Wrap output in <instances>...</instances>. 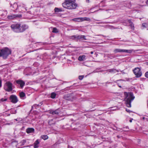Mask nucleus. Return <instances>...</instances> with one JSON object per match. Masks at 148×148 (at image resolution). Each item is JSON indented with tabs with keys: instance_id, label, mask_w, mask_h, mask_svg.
I'll use <instances>...</instances> for the list:
<instances>
[{
	"instance_id": "14",
	"label": "nucleus",
	"mask_w": 148,
	"mask_h": 148,
	"mask_svg": "<svg viewBox=\"0 0 148 148\" xmlns=\"http://www.w3.org/2000/svg\"><path fill=\"white\" fill-rule=\"evenodd\" d=\"M34 129L33 128H28L26 130V132L27 133H30L34 132Z\"/></svg>"
},
{
	"instance_id": "3",
	"label": "nucleus",
	"mask_w": 148,
	"mask_h": 148,
	"mask_svg": "<svg viewBox=\"0 0 148 148\" xmlns=\"http://www.w3.org/2000/svg\"><path fill=\"white\" fill-rule=\"evenodd\" d=\"M63 7L68 9H75L77 6L75 3H69L64 2L62 4Z\"/></svg>"
},
{
	"instance_id": "19",
	"label": "nucleus",
	"mask_w": 148,
	"mask_h": 148,
	"mask_svg": "<svg viewBox=\"0 0 148 148\" xmlns=\"http://www.w3.org/2000/svg\"><path fill=\"white\" fill-rule=\"evenodd\" d=\"M128 21L129 23L130 26L131 27V28L134 30V26L133 23L130 20H129Z\"/></svg>"
},
{
	"instance_id": "17",
	"label": "nucleus",
	"mask_w": 148,
	"mask_h": 148,
	"mask_svg": "<svg viewBox=\"0 0 148 148\" xmlns=\"http://www.w3.org/2000/svg\"><path fill=\"white\" fill-rule=\"evenodd\" d=\"M108 71L111 73H115L116 71L118 72L119 71L118 70H116L115 69H111L107 70Z\"/></svg>"
},
{
	"instance_id": "43",
	"label": "nucleus",
	"mask_w": 148,
	"mask_h": 148,
	"mask_svg": "<svg viewBox=\"0 0 148 148\" xmlns=\"http://www.w3.org/2000/svg\"><path fill=\"white\" fill-rule=\"evenodd\" d=\"M145 119V117H143V119Z\"/></svg>"
},
{
	"instance_id": "34",
	"label": "nucleus",
	"mask_w": 148,
	"mask_h": 148,
	"mask_svg": "<svg viewBox=\"0 0 148 148\" xmlns=\"http://www.w3.org/2000/svg\"><path fill=\"white\" fill-rule=\"evenodd\" d=\"M1 86H2V85H1V81L0 79V87H1Z\"/></svg>"
},
{
	"instance_id": "26",
	"label": "nucleus",
	"mask_w": 148,
	"mask_h": 148,
	"mask_svg": "<svg viewBox=\"0 0 148 148\" xmlns=\"http://www.w3.org/2000/svg\"><path fill=\"white\" fill-rule=\"evenodd\" d=\"M18 6L16 3H14L13 5V7L14 9H16Z\"/></svg>"
},
{
	"instance_id": "41",
	"label": "nucleus",
	"mask_w": 148,
	"mask_h": 148,
	"mask_svg": "<svg viewBox=\"0 0 148 148\" xmlns=\"http://www.w3.org/2000/svg\"><path fill=\"white\" fill-rule=\"evenodd\" d=\"M6 100V99H5V100H4L5 101Z\"/></svg>"
},
{
	"instance_id": "28",
	"label": "nucleus",
	"mask_w": 148,
	"mask_h": 148,
	"mask_svg": "<svg viewBox=\"0 0 148 148\" xmlns=\"http://www.w3.org/2000/svg\"><path fill=\"white\" fill-rule=\"evenodd\" d=\"M84 21H90V19L89 18H86V17H85V18H84Z\"/></svg>"
},
{
	"instance_id": "36",
	"label": "nucleus",
	"mask_w": 148,
	"mask_h": 148,
	"mask_svg": "<svg viewBox=\"0 0 148 148\" xmlns=\"http://www.w3.org/2000/svg\"><path fill=\"white\" fill-rule=\"evenodd\" d=\"M146 3L148 5V0H147V1L146 2Z\"/></svg>"
},
{
	"instance_id": "30",
	"label": "nucleus",
	"mask_w": 148,
	"mask_h": 148,
	"mask_svg": "<svg viewBox=\"0 0 148 148\" xmlns=\"http://www.w3.org/2000/svg\"><path fill=\"white\" fill-rule=\"evenodd\" d=\"M83 78V75H81L79 76V79L80 80H82Z\"/></svg>"
},
{
	"instance_id": "16",
	"label": "nucleus",
	"mask_w": 148,
	"mask_h": 148,
	"mask_svg": "<svg viewBox=\"0 0 148 148\" xmlns=\"http://www.w3.org/2000/svg\"><path fill=\"white\" fill-rule=\"evenodd\" d=\"M123 49H115L113 52L114 53H116L118 52H123Z\"/></svg>"
},
{
	"instance_id": "29",
	"label": "nucleus",
	"mask_w": 148,
	"mask_h": 148,
	"mask_svg": "<svg viewBox=\"0 0 148 148\" xmlns=\"http://www.w3.org/2000/svg\"><path fill=\"white\" fill-rule=\"evenodd\" d=\"M26 142V141L25 140H23L21 141L22 145H23Z\"/></svg>"
},
{
	"instance_id": "24",
	"label": "nucleus",
	"mask_w": 148,
	"mask_h": 148,
	"mask_svg": "<svg viewBox=\"0 0 148 148\" xmlns=\"http://www.w3.org/2000/svg\"><path fill=\"white\" fill-rule=\"evenodd\" d=\"M79 61H82L83 60V56H80L78 58Z\"/></svg>"
},
{
	"instance_id": "27",
	"label": "nucleus",
	"mask_w": 148,
	"mask_h": 148,
	"mask_svg": "<svg viewBox=\"0 0 148 148\" xmlns=\"http://www.w3.org/2000/svg\"><path fill=\"white\" fill-rule=\"evenodd\" d=\"M52 32L54 33H56L58 32V30L56 28H53Z\"/></svg>"
},
{
	"instance_id": "22",
	"label": "nucleus",
	"mask_w": 148,
	"mask_h": 148,
	"mask_svg": "<svg viewBox=\"0 0 148 148\" xmlns=\"http://www.w3.org/2000/svg\"><path fill=\"white\" fill-rule=\"evenodd\" d=\"M55 12H59L61 11V10L57 8H56L54 9Z\"/></svg>"
},
{
	"instance_id": "5",
	"label": "nucleus",
	"mask_w": 148,
	"mask_h": 148,
	"mask_svg": "<svg viewBox=\"0 0 148 148\" xmlns=\"http://www.w3.org/2000/svg\"><path fill=\"white\" fill-rule=\"evenodd\" d=\"M11 27L13 31L16 32H20V25L19 24H13L11 25Z\"/></svg>"
},
{
	"instance_id": "9",
	"label": "nucleus",
	"mask_w": 148,
	"mask_h": 148,
	"mask_svg": "<svg viewBox=\"0 0 148 148\" xmlns=\"http://www.w3.org/2000/svg\"><path fill=\"white\" fill-rule=\"evenodd\" d=\"M20 32H22L24 31L25 29L28 28V26L25 25H23L22 26L20 25Z\"/></svg>"
},
{
	"instance_id": "10",
	"label": "nucleus",
	"mask_w": 148,
	"mask_h": 148,
	"mask_svg": "<svg viewBox=\"0 0 148 148\" xmlns=\"http://www.w3.org/2000/svg\"><path fill=\"white\" fill-rule=\"evenodd\" d=\"M21 17V15L20 14L19 15H12L10 16H8V18L9 19H12L16 17Z\"/></svg>"
},
{
	"instance_id": "39",
	"label": "nucleus",
	"mask_w": 148,
	"mask_h": 148,
	"mask_svg": "<svg viewBox=\"0 0 148 148\" xmlns=\"http://www.w3.org/2000/svg\"><path fill=\"white\" fill-rule=\"evenodd\" d=\"M132 120H130V122H132Z\"/></svg>"
},
{
	"instance_id": "12",
	"label": "nucleus",
	"mask_w": 148,
	"mask_h": 148,
	"mask_svg": "<svg viewBox=\"0 0 148 148\" xmlns=\"http://www.w3.org/2000/svg\"><path fill=\"white\" fill-rule=\"evenodd\" d=\"M82 38V36H72L71 37V38L73 40H76L77 39H80L81 38Z\"/></svg>"
},
{
	"instance_id": "42",
	"label": "nucleus",
	"mask_w": 148,
	"mask_h": 148,
	"mask_svg": "<svg viewBox=\"0 0 148 148\" xmlns=\"http://www.w3.org/2000/svg\"><path fill=\"white\" fill-rule=\"evenodd\" d=\"M121 72H122V73H124L123 72H122V71H121Z\"/></svg>"
},
{
	"instance_id": "33",
	"label": "nucleus",
	"mask_w": 148,
	"mask_h": 148,
	"mask_svg": "<svg viewBox=\"0 0 148 148\" xmlns=\"http://www.w3.org/2000/svg\"><path fill=\"white\" fill-rule=\"evenodd\" d=\"M126 111L127 112H129V113H130V112H131V111H130V110H129V109H126Z\"/></svg>"
},
{
	"instance_id": "8",
	"label": "nucleus",
	"mask_w": 148,
	"mask_h": 148,
	"mask_svg": "<svg viewBox=\"0 0 148 148\" xmlns=\"http://www.w3.org/2000/svg\"><path fill=\"white\" fill-rule=\"evenodd\" d=\"M16 83L20 85L21 87L22 88L25 84L24 82L21 80H18L16 81Z\"/></svg>"
},
{
	"instance_id": "32",
	"label": "nucleus",
	"mask_w": 148,
	"mask_h": 148,
	"mask_svg": "<svg viewBox=\"0 0 148 148\" xmlns=\"http://www.w3.org/2000/svg\"><path fill=\"white\" fill-rule=\"evenodd\" d=\"M12 112L13 114H15L16 113V111L14 109H13L12 110Z\"/></svg>"
},
{
	"instance_id": "4",
	"label": "nucleus",
	"mask_w": 148,
	"mask_h": 148,
	"mask_svg": "<svg viewBox=\"0 0 148 148\" xmlns=\"http://www.w3.org/2000/svg\"><path fill=\"white\" fill-rule=\"evenodd\" d=\"M4 89L7 91L10 92L12 90V84L9 82H7L4 86Z\"/></svg>"
},
{
	"instance_id": "2",
	"label": "nucleus",
	"mask_w": 148,
	"mask_h": 148,
	"mask_svg": "<svg viewBox=\"0 0 148 148\" xmlns=\"http://www.w3.org/2000/svg\"><path fill=\"white\" fill-rule=\"evenodd\" d=\"M11 51L8 48L5 47L1 50L0 56H2L3 58L6 59L8 55L11 53Z\"/></svg>"
},
{
	"instance_id": "6",
	"label": "nucleus",
	"mask_w": 148,
	"mask_h": 148,
	"mask_svg": "<svg viewBox=\"0 0 148 148\" xmlns=\"http://www.w3.org/2000/svg\"><path fill=\"white\" fill-rule=\"evenodd\" d=\"M134 73L136 75L137 77H140L142 74V73L140 71V69L138 68H135L133 70Z\"/></svg>"
},
{
	"instance_id": "40",
	"label": "nucleus",
	"mask_w": 148,
	"mask_h": 148,
	"mask_svg": "<svg viewBox=\"0 0 148 148\" xmlns=\"http://www.w3.org/2000/svg\"><path fill=\"white\" fill-rule=\"evenodd\" d=\"M84 40L85 39V37H84Z\"/></svg>"
},
{
	"instance_id": "37",
	"label": "nucleus",
	"mask_w": 148,
	"mask_h": 148,
	"mask_svg": "<svg viewBox=\"0 0 148 148\" xmlns=\"http://www.w3.org/2000/svg\"><path fill=\"white\" fill-rule=\"evenodd\" d=\"M142 26H143L144 27H145V25L144 24H142Z\"/></svg>"
},
{
	"instance_id": "11",
	"label": "nucleus",
	"mask_w": 148,
	"mask_h": 148,
	"mask_svg": "<svg viewBox=\"0 0 148 148\" xmlns=\"http://www.w3.org/2000/svg\"><path fill=\"white\" fill-rule=\"evenodd\" d=\"M60 112V111L58 109H57L55 111L51 110L49 112V113L50 114H52L53 115L58 114Z\"/></svg>"
},
{
	"instance_id": "25",
	"label": "nucleus",
	"mask_w": 148,
	"mask_h": 148,
	"mask_svg": "<svg viewBox=\"0 0 148 148\" xmlns=\"http://www.w3.org/2000/svg\"><path fill=\"white\" fill-rule=\"evenodd\" d=\"M25 96V93L23 92H21L20 93V96L22 98L24 97Z\"/></svg>"
},
{
	"instance_id": "7",
	"label": "nucleus",
	"mask_w": 148,
	"mask_h": 148,
	"mask_svg": "<svg viewBox=\"0 0 148 148\" xmlns=\"http://www.w3.org/2000/svg\"><path fill=\"white\" fill-rule=\"evenodd\" d=\"M9 99L11 102L14 103H16L18 101L17 97L14 95H11Z\"/></svg>"
},
{
	"instance_id": "1",
	"label": "nucleus",
	"mask_w": 148,
	"mask_h": 148,
	"mask_svg": "<svg viewBox=\"0 0 148 148\" xmlns=\"http://www.w3.org/2000/svg\"><path fill=\"white\" fill-rule=\"evenodd\" d=\"M124 95L125 97L124 100L127 106L129 108L131 107V102L135 98L133 96V93L125 92L124 93Z\"/></svg>"
},
{
	"instance_id": "20",
	"label": "nucleus",
	"mask_w": 148,
	"mask_h": 148,
	"mask_svg": "<svg viewBox=\"0 0 148 148\" xmlns=\"http://www.w3.org/2000/svg\"><path fill=\"white\" fill-rule=\"evenodd\" d=\"M41 138L44 140H45L48 138V137L47 135H43L41 136Z\"/></svg>"
},
{
	"instance_id": "31",
	"label": "nucleus",
	"mask_w": 148,
	"mask_h": 148,
	"mask_svg": "<svg viewBox=\"0 0 148 148\" xmlns=\"http://www.w3.org/2000/svg\"><path fill=\"white\" fill-rule=\"evenodd\" d=\"M145 76L148 78V71L146 72L145 74Z\"/></svg>"
},
{
	"instance_id": "21",
	"label": "nucleus",
	"mask_w": 148,
	"mask_h": 148,
	"mask_svg": "<svg viewBox=\"0 0 148 148\" xmlns=\"http://www.w3.org/2000/svg\"><path fill=\"white\" fill-rule=\"evenodd\" d=\"M56 94L54 92H52L51 94V97L53 98H55L56 97Z\"/></svg>"
},
{
	"instance_id": "38",
	"label": "nucleus",
	"mask_w": 148,
	"mask_h": 148,
	"mask_svg": "<svg viewBox=\"0 0 148 148\" xmlns=\"http://www.w3.org/2000/svg\"><path fill=\"white\" fill-rule=\"evenodd\" d=\"M90 53H91V54H92L93 53V51H91V52H90Z\"/></svg>"
},
{
	"instance_id": "18",
	"label": "nucleus",
	"mask_w": 148,
	"mask_h": 148,
	"mask_svg": "<svg viewBox=\"0 0 148 148\" xmlns=\"http://www.w3.org/2000/svg\"><path fill=\"white\" fill-rule=\"evenodd\" d=\"M133 51V50L132 49L131 50H126V49H123V53H132V52Z\"/></svg>"
},
{
	"instance_id": "15",
	"label": "nucleus",
	"mask_w": 148,
	"mask_h": 148,
	"mask_svg": "<svg viewBox=\"0 0 148 148\" xmlns=\"http://www.w3.org/2000/svg\"><path fill=\"white\" fill-rule=\"evenodd\" d=\"M39 142L38 141V140H36V141L34 143V148H38L39 147L38 145L39 144Z\"/></svg>"
},
{
	"instance_id": "23",
	"label": "nucleus",
	"mask_w": 148,
	"mask_h": 148,
	"mask_svg": "<svg viewBox=\"0 0 148 148\" xmlns=\"http://www.w3.org/2000/svg\"><path fill=\"white\" fill-rule=\"evenodd\" d=\"M75 0H65V2L75 3Z\"/></svg>"
},
{
	"instance_id": "35",
	"label": "nucleus",
	"mask_w": 148,
	"mask_h": 148,
	"mask_svg": "<svg viewBox=\"0 0 148 148\" xmlns=\"http://www.w3.org/2000/svg\"><path fill=\"white\" fill-rule=\"evenodd\" d=\"M86 2L87 3H89L90 2L89 0H86Z\"/></svg>"
},
{
	"instance_id": "13",
	"label": "nucleus",
	"mask_w": 148,
	"mask_h": 148,
	"mask_svg": "<svg viewBox=\"0 0 148 148\" xmlns=\"http://www.w3.org/2000/svg\"><path fill=\"white\" fill-rule=\"evenodd\" d=\"M73 21H75L81 22L83 21L82 18H76L73 19Z\"/></svg>"
}]
</instances>
